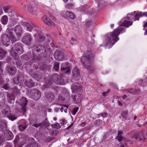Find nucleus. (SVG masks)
Instances as JSON below:
<instances>
[{
	"label": "nucleus",
	"instance_id": "nucleus-16",
	"mask_svg": "<svg viewBox=\"0 0 147 147\" xmlns=\"http://www.w3.org/2000/svg\"><path fill=\"white\" fill-rule=\"evenodd\" d=\"M24 80V76L21 74L18 75L17 78L14 79V82L16 84H20L19 86L21 85V84L23 83Z\"/></svg>",
	"mask_w": 147,
	"mask_h": 147
},
{
	"label": "nucleus",
	"instance_id": "nucleus-3",
	"mask_svg": "<svg viewBox=\"0 0 147 147\" xmlns=\"http://www.w3.org/2000/svg\"><path fill=\"white\" fill-rule=\"evenodd\" d=\"M94 56V54L91 50L87 51L85 54L84 56L82 58L81 62L83 63L85 68L88 70L91 69L90 65L92 64L93 58Z\"/></svg>",
	"mask_w": 147,
	"mask_h": 147
},
{
	"label": "nucleus",
	"instance_id": "nucleus-5",
	"mask_svg": "<svg viewBox=\"0 0 147 147\" xmlns=\"http://www.w3.org/2000/svg\"><path fill=\"white\" fill-rule=\"evenodd\" d=\"M28 96L30 98L35 100H38L41 97V93L38 89H35L30 90L28 94Z\"/></svg>",
	"mask_w": 147,
	"mask_h": 147
},
{
	"label": "nucleus",
	"instance_id": "nucleus-4",
	"mask_svg": "<svg viewBox=\"0 0 147 147\" xmlns=\"http://www.w3.org/2000/svg\"><path fill=\"white\" fill-rule=\"evenodd\" d=\"M24 51L22 44L20 43H17L13 45L11 51V54L12 57L15 60H18V56L17 55H20Z\"/></svg>",
	"mask_w": 147,
	"mask_h": 147
},
{
	"label": "nucleus",
	"instance_id": "nucleus-14",
	"mask_svg": "<svg viewBox=\"0 0 147 147\" xmlns=\"http://www.w3.org/2000/svg\"><path fill=\"white\" fill-rule=\"evenodd\" d=\"M82 98V96L80 94L78 93L76 94L73 98L74 103L77 105L80 104Z\"/></svg>",
	"mask_w": 147,
	"mask_h": 147
},
{
	"label": "nucleus",
	"instance_id": "nucleus-35",
	"mask_svg": "<svg viewBox=\"0 0 147 147\" xmlns=\"http://www.w3.org/2000/svg\"><path fill=\"white\" fill-rule=\"evenodd\" d=\"M8 18L6 15L3 16L1 19V22L3 25H6L8 22Z\"/></svg>",
	"mask_w": 147,
	"mask_h": 147
},
{
	"label": "nucleus",
	"instance_id": "nucleus-44",
	"mask_svg": "<svg viewBox=\"0 0 147 147\" xmlns=\"http://www.w3.org/2000/svg\"><path fill=\"white\" fill-rule=\"evenodd\" d=\"M128 113V111L127 110H126L122 112L121 115V117L125 119H126L127 118V115Z\"/></svg>",
	"mask_w": 147,
	"mask_h": 147
},
{
	"label": "nucleus",
	"instance_id": "nucleus-47",
	"mask_svg": "<svg viewBox=\"0 0 147 147\" xmlns=\"http://www.w3.org/2000/svg\"><path fill=\"white\" fill-rule=\"evenodd\" d=\"M74 6V4L73 3H68L66 6V7L69 9H73Z\"/></svg>",
	"mask_w": 147,
	"mask_h": 147
},
{
	"label": "nucleus",
	"instance_id": "nucleus-1",
	"mask_svg": "<svg viewBox=\"0 0 147 147\" xmlns=\"http://www.w3.org/2000/svg\"><path fill=\"white\" fill-rule=\"evenodd\" d=\"M134 16L130 14H127V16L125 18L123 22H120V26L117 29L107 35L106 46L108 47V48H111L119 40L118 37L119 34L125 32V28L123 26L128 28L133 24L132 22L129 21L132 20L134 21Z\"/></svg>",
	"mask_w": 147,
	"mask_h": 147
},
{
	"label": "nucleus",
	"instance_id": "nucleus-37",
	"mask_svg": "<svg viewBox=\"0 0 147 147\" xmlns=\"http://www.w3.org/2000/svg\"><path fill=\"white\" fill-rule=\"evenodd\" d=\"M11 91L14 95H18L20 92V90L16 86H14L11 89Z\"/></svg>",
	"mask_w": 147,
	"mask_h": 147
},
{
	"label": "nucleus",
	"instance_id": "nucleus-48",
	"mask_svg": "<svg viewBox=\"0 0 147 147\" xmlns=\"http://www.w3.org/2000/svg\"><path fill=\"white\" fill-rule=\"evenodd\" d=\"M94 122V124L95 125L99 126L102 123V121L100 119H98L96 120Z\"/></svg>",
	"mask_w": 147,
	"mask_h": 147
},
{
	"label": "nucleus",
	"instance_id": "nucleus-54",
	"mask_svg": "<svg viewBox=\"0 0 147 147\" xmlns=\"http://www.w3.org/2000/svg\"><path fill=\"white\" fill-rule=\"evenodd\" d=\"M38 146L37 143L34 142L31 144L27 147H38Z\"/></svg>",
	"mask_w": 147,
	"mask_h": 147
},
{
	"label": "nucleus",
	"instance_id": "nucleus-22",
	"mask_svg": "<svg viewBox=\"0 0 147 147\" xmlns=\"http://www.w3.org/2000/svg\"><path fill=\"white\" fill-rule=\"evenodd\" d=\"M20 124L19 127L20 130L23 131L27 127V124L26 121L24 119H22L20 121Z\"/></svg>",
	"mask_w": 147,
	"mask_h": 147
},
{
	"label": "nucleus",
	"instance_id": "nucleus-24",
	"mask_svg": "<svg viewBox=\"0 0 147 147\" xmlns=\"http://www.w3.org/2000/svg\"><path fill=\"white\" fill-rule=\"evenodd\" d=\"M28 55L23 54L21 56V58L23 60L26 61L28 59H32L31 52H28Z\"/></svg>",
	"mask_w": 147,
	"mask_h": 147
},
{
	"label": "nucleus",
	"instance_id": "nucleus-59",
	"mask_svg": "<svg viewBox=\"0 0 147 147\" xmlns=\"http://www.w3.org/2000/svg\"><path fill=\"white\" fill-rule=\"evenodd\" d=\"M4 147H13V145L11 143L6 142Z\"/></svg>",
	"mask_w": 147,
	"mask_h": 147
},
{
	"label": "nucleus",
	"instance_id": "nucleus-8",
	"mask_svg": "<svg viewBox=\"0 0 147 147\" xmlns=\"http://www.w3.org/2000/svg\"><path fill=\"white\" fill-rule=\"evenodd\" d=\"M32 37L31 34L26 33L22 39V42L27 45H29L32 40Z\"/></svg>",
	"mask_w": 147,
	"mask_h": 147
},
{
	"label": "nucleus",
	"instance_id": "nucleus-11",
	"mask_svg": "<svg viewBox=\"0 0 147 147\" xmlns=\"http://www.w3.org/2000/svg\"><path fill=\"white\" fill-rule=\"evenodd\" d=\"M61 15L65 18H69L72 20L75 19V15L72 12L68 11L61 12Z\"/></svg>",
	"mask_w": 147,
	"mask_h": 147
},
{
	"label": "nucleus",
	"instance_id": "nucleus-21",
	"mask_svg": "<svg viewBox=\"0 0 147 147\" xmlns=\"http://www.w3.org/2000/svg\"><path fill=\"white\" fill-rule=\"evenodd\" d=\"M22 25L24 27L26 28L27 30L29 32H31L34 26L33 24L32 25L26 22H22Z\"/></svg>",
	"mask_w": 147,
	"mask_h": 147
},
{
	"label": "nucleus",
	"instance_id": "nucleus-25",
	"mask_svg": "<svg viewBox=\"0 0 147 147\" xmlns=\"http://www.w3.org/2000/svg\"><path fill=\"white\" fill-rule=\"evenodd\" d=\"M18 20V18H11V20L8 24V27H11L14 26L17 24Z\"/></svg>",
	"mask_w": 147,
	"mask_h": 147
},
{
	"label": "nucleus",
	"instance_id": "nucleus-38",
	"mask_svg": "<svg viewBox=\"0 0 147 147\" xmlns=\"http://www.w3.org/2000/svg\"><path fill=\"white\" fill-rule=\"evenodd\" d=\"M142 17L143 16V12L142 11H139L136 14H135L134 16V18H135L134 20V21L136 20H139V18H137V17Z\"/></svg>",
	"mask_w": 147,
	"mask_h": 147
},
{
	"label": "nucleus",
	"instance_id": "nucleus-2",
	"mask_svg": "<svg viewBox=\"0 0 147 147\" xmlns=\"http://www.w3.org/2000/svg\"><path fill=\"white\" fill-rule=\"evenodd\" d=\"M32 59L30 61V63H33L39 58H46L50 55L51 54V49L45 47L40 45H34L32 47Z\"/></svg>",
	"mask_w": 147,
	"mask_h": 147
},
{
	"label": "nucleus",
	"instance_id": "nucleus-62",
	"mask_svg": "<svg viewBox=\"0 0 147 147\" xmlns=\"http://www.w3.org/2000/svg\"><path fill=\"white\" fill-rule=\"evenodd\" d=\"M51 89L52 90H53L54 91L55 90V92H58V88L57 86H53L51 88Z\"/></svg>",
	"mask_w": 147,
	"mask_h": 147
},
{
	"label": "nucleus",
	"instance_id": "nucleus-10",
	"mask_svg": "<svg viewBox=\"0 0 147 147\" xmlns=\"http://www.w3.org/2000/svg\"><path fill=\"white\" fill-rule=\"evenodd\" d=\"M27 101V98L24 97H22L18 101V103L22 106V110L24 113H25L26 111V107Z\"/></svg>",
	"mask_w": 147,
	"mask_h": 147
},
{
	"label": "nucleus",
	"instance_id": "nucleus-18",
	"mask_svg": "<svg viewBox=\"0 0 147 147\" xmlns=\"http://www.w3.org/2000/svg\"><path fill=\"white\" fill-rule=\"evenodd\" d=\"M7 34H3L2 36V42L4 45H5L10 41V38L8 34V31L6 30Z\"/></svg>",
	"mask_w": 147,
	"mask_h": 147
},
{
	"label": "nucleus",
	"instance_id": "nucleus-61",
	"mask_svg": "<svg viewBox=\"0 0 147 147\" xmlns=\"http://www.w3.org/2000/svg\"><path fill=\"white\" fill-rule=\"evenodd\" d=\"M139 134V136H141V137H142V138H145L144 137V132L143 131H141L138 133Z\"/></svg>",
	"mask_w": 147,
	"mask_h": 147
},
{
	"label": "nucleus",
	"instance_id": "nucleus-53",
	"mask_svg": "<svg viewBox=\"0 0 147 147\" xmlns=\"http://www.w3.org/2000/svg\"><path fill=\"white\" fill-rule=\"evenodd\" d=\"M59 133L58 131L57 130H54L52 131L51 132V135L53 136H56Z\"/></svg>",
	"mask_w": 147,
	"mask_h": 147
},
{
	"label": "nucleus",
	"instance_id": "nucleus-36",
	"mask_svg": "<svg viewBox=\"0 0 147 147\" xmlns=\"http://www.w3.org/2000/svg\"><path fill=\"white\" fill-rule=\"evenodd\" d=\"M30 123L32 125V126H34L35 127L36 126H38V124H37V121L36 119H29Z\"/></svg>",
	"mask_w": 147,
	"mask_h": 147
},
{
	"label": "nucleus",
	"instance_id": "nucleus-46",
	"mask_svg": "<svg viewBox=\"0 0 147 147\" xmlns=\"http://www.w3.org/2000/svg\"><path fill=\"white\" fill-rule=\"evenodd\" d=\"M51 126L52 127H54L57 129H59L61 127V126H60L59 124V123H56L55 124H52L51 125Z\"/></svg>",
	"mask_w": 147,
	"mask_h": 147
},
{
	"label": "nucleus",
	"instance_id": "nucleus-42",
	"mask_svg": "<svg viewBox=\"0 0 147 147\" xmlns=\"http://www.w3.org/2000/svg\"><path fill=\"white\" fill-rule=\"evenodd\" d=\"M20 140V138L17 135L13 141L15 147L18 146Z\"/></svg>",
	"mask_w": 147,
	"mask_h": 147
},
{
	"label": "nucleus",
	"instance_id": "nucleus-43",
	"mask_svg": "<svg viewBox=\"0 0 147 147\" xmlns=\"http://www.w3.org/2000/svg\"><path fill=\"white\" fill-rule=\"evenodd\" d=\"M31 76L33 78H34L35 80H37L38 81L39 79V77L38 75L36 72L33 73V74H31Z\"/></svg>",
	"mask_w": 147,
	"mask_h": 147
},
{
	"label": "nucleus",
	"instance_id": "nucleus-20",
	"mask_svg": "<svg viewBox=\"0 0 147 147\" xmlns=\"http://www.w3.org/2000/svg\"><path fill=\"white\" fill-rule=\"evenodd\" d=\"M43 19L44 20V22L47 25L50 26H55V24H54L50 18L47 16H44Z\"/></svg>",
	"mask_w": 147,
	"mask_h": 147
},
{
	"label": "nucleus",
	"instance_id": "nucleus-30",
	"mask_svg": "<svg viewBox=\"0 0 147 147\" xmlns=\"http://www.w3.org/2000/svg\"><path fill=\"white\" fill-rule=\"evenodd\" d=\"M127 91L129 93H132L133 94H137L140 92V90L139 88L135 89L130 88L127 89Z\"/></svg>",
	"mask_w": 147,
	"mask_h": 147
},
{
	"label": "nucleus",
	"instance_id": "nucleus-39",
	"mask_svg": "<svg viewBox=\"0 0 147 147\" xmlns=\"http://www.w3.org/2000/svg\"><path fill=\"white\" fill-rule=\"evenodd\" d=\"M7 53V52L2 49H0V57L2 58L5 56Z\"/></svg>",
	"mask_w": 147,
	"mask_h": 147
},
{
	"label": "nucleus",
	"instance_id": "nucleus-41",
	"mask_svg": "<svg viewBox=\"0 0 147 147\" xmlns=\"http://www.w3.org/2000/svg\"><path fill=\"white\" fill-rule=\"evenodd\" d=\"M9 120L13 121L15 120L17 118L14 115L11 113L7 117Z\"/></svg>",
	"mask_w": 147,
	"mask_h": 147
},
{
	"label": "nucleus",
	"instance_id": "nucleus-40",
	"mask_svg": "<svg viewBox=\"0 0 147 147\" xmlns=\"http://www.w3.org/2000/svg\"><path fill=\"white\" fill-rule=\"evenodd\" d=\"M54 69L57 72H58L59 69V64L58 62L55 63L54 65Z\"/></svg>",
	"mask_w": 147,
	"mask_h": 147
},
{
	"label": "nucleus",
	"instance_id": "nucleus-63",
	"mask_svg": "<svg viewBox=\"0 0 147 147\" xmlns=\"http://www.w3.org/2000/svg\"><path fill=\"white\" fill-rule=\"evenodd\" d=\"M65 95V96L66 97L67 99H70V96L69 94V92H67V93H66L65 94H64Z\"/></svg>",
	"mask_w": 147,
	"mask_h": 147
},
{
	"label": "nucleus",
	"instance_id": "nucleus-6",
	"mask_svg": "<svg viewBox=\"0 0 147 147\" xmlns=\"http://www.w3.org/2000/svg\"><path fill=\"white\" fill-rule=\"evenodd\" d=\"M71 67L68 62L62 63L61 66V71L65 74H70L71 70Z\"/></svg>",
	"mask_w": 147,
	"mask_h": 147
},
{
	"label": "nucleus",
	"instance_id": "nucleus-50",
	"mask_svg": "<svg viewBox=\"0 0 147 147\" xmlns=\"http://www.w3.org/2000/svg\"><path fill=\"white\" fill-rule=\"evenodd\" d=\"M2 74H0V86L4 83V80L2 76Z\"/></svg>",
	"mask_w": 147,
	"mask_h": 147
},
{
	"label": "nucleus",
	"instance_id": "nucleus-27",
	"mask_svg": "<svg viewBox=\"0 0 147 147\" xmlns=\"http://www.w3.org/2000/svg\"><path fill=\"white\" fill-rule=\"evenodd\" d=\"M16 68L15 67H9L7 68V71L11 75H14L16 72Z\"/></svg>",
	"mask_w": 147,
	"mask_h": 147
},
{
	"label": "nucleus",
	"instance_id": "nucleus-58",
	"mask_svg": "<svg viewBox=\"0 0 147 147\" xmlns=\"http://www.w3.org/2000/svg\"><path fill=\"white\" fill-rule=\"evenodd\" d=\"M60 121L61 122V123L62 125H64L66 124L67 122V121L64 119H61Z\"/></svg>",
	"mask_w": 147,
	"mask_h": 147
},
{
	"label": "nucleus",
	"instance_id": "nucleus-13",
	"mask_svg": "<svg viewBox=\"0 0 147 147\" xmlns=\"http://www.w3.org/2000/svg\"><path fill=\"white\" fill-rule=\"evenodd\" d=\"M4 136L7 140H11L13 138L12 132L10 130L6 129L3 132Z\"/></svg>",
	"mask_w": 147,
	"mask_h": 147
},
{
	"label": "nucleus",
	"instance_id": "nucleus-64",
	"mask_svg": "<svg viewBox=\"0 0 147 147\" xmlns=\"http://www.w3.org/2000/svg\"><path fill=\"white\" fill-rule=\"evenodd\" d=\"M110 92V90L109 89L107 90V91L103 92L102 93L103 96H105L108 93H109Z\"/></svg>",
	"mask_w": 147,
	"mask_h": 147
},
{
	"label": "nucleus",
	"instance_id": "nucleus-45",
	"mask_svg": "<svg viewBox=\"0 0 147 147\" xmlns=\"http://www.w3.org/2000/svg\"><path fill=\"white\" fill-rule=\"evenodd\" d=\"M3 9L5 13H7L10 11H11V9L10 7L7 6H4L3 7Z\"/></svg>",
	"mask_w": 147,
	"mask_h": 147
},
{
	"label": "nucleus",
	"instance_id": "nucleus-7",
	"mask_svg": "<svg viewBox=\"0 0 147 147\" xmlns=\"http://www.w3.org/2000/svg\"><path fill=\"white\" fill-rule=\"evenodd\" d=\"M51 79L54 82L59 85H63L64 83V79L59 75L53 74L52 77Z\"/></svg>",
	"mask_w": 147,
	"mask_h": 147
},
{
	"label": "nucleus",
	"instance_id": "nucleus-52",
	"mask_svg": "<svg viewBox=\"0 0 147 147\" xmlns=\"http://www.w3.org/2000/svg\"><path fill=\"white\" fill-rule=\"evenodd\" d=\"M38 37L40 42L43 41L45 38V36L41 34H39Z\"/></svg>",
	"mask_w": 147,
	"mask_h": 147
},
{
	"label": "nucleus",
	"instance_id": "nucleus-33",
	"mask_svg": "<svg viewBox=\"0 0 147 147\" xmlns=\"http://www.w3.org/2000/svg\"><path fill=\"white\" fill-rule=\"evenodd\" d=\"M123 133L122 131H119L118 133L117 136L115 138V139H117L118 141L119 142H121L123 139V138L122 136Z\"/></svg>",
	"mask_w": 147,
	"mask_h": 147
},
{
	"label": "nucleus",
	"instance_id": "nucleus-55",
	"mask_svg": "<svg viewBox=\"0 0 147 147\" xmlns=\"http://www.w3.org/2000/svg\"><path fill=\"white\" fill-rule=\"evenodd\" d=\"M6 124L5 123H1V124L0 127L2 128L1 129V130H3L4 129H5L6 127Z\"/></svg>",
	"mask_w": 147,
	"mask_h": 147
},
{
	"label": "nucleus",
	"instance_id": "nucleus-49",
	"mask_svg": "<svg viewBox=\"0 0 147 147\" xmlns=\"http://www.w3.org/2000/svg\"><path fill=\"white\" fill-rule=\"evenodd\" d=\"M3 63L0 61V74H3Z\"/></svg>",
	"mask_w": 147,
	"mask_h": 147
},
{
	"label": "nucleus",
	"instance_id": "nucleus-17",
	"mask_svg": "<svg viewBox=\"0 0 147 147\" xmlns=\"http://www.w3.org/2000/svg\"><path fill=\"white\" fill-rule=\"evenodd\" d=\"M7 31H8V34L9 36L10 40H11L12 43H13L17 41V39L13 34V29H10L8 28L7 29Z\"/></svg>",
	"mask_w": 147,
	"mask_h": 147
},
{
	"label": "nucleus",
	"instance_id": "nucleus-12",
	"mask_svg": "<svg viewBox=\"0 0 147 147\" xmlns=\"http://www.w3.org/2000/svg\"><path fill=\"white\" fill-rule=\"evenodd\" d=\"M72 74L73 79L77 80L80 78V71L78 68L74 67L72 70Z\"/></svg>",
	"mask_w": 147,
	"mask_h": 147
},
{
	"label": "nucleus",
	"instance_id": "nucleus-31",
	"mask_svg": "<svg viewBox=\"0 0 147 147\" xmlns=\"http://www.w3.org/2000/svg\"><path fill=\"white\" fill-rule=\"evenodd\" d=\"M5 98L3 93L0 92V106H2L5 104Z\"/></svg>",
	"mask_w": 147,
	"mask_h": 147
},
{
	"label": "nucleus",
	"instance_id": "nucleus-23",
	"mask_svg": "<svg viewBox=\"0 0 147 147\" xmlns=\"http://www.w3.org/2000/svg\"><path fill=\"white\" fill-rule=\"evenodd\" d=\"M2 113L4 116L7 117L11 113L10 107L8 106L6 107L3 110Z\"/></svg>",
	"mask_w": 147,
	"mask_h": 147
},
{
	"label": "nucleus",
	"instance_id": "nucleus-60",
	"mask_svg": "<svg viewBox=\"0 0 147 147\" xmlns=\"http://www.w3.org/2000/svg\"><path fill=\"white\" fill-rule=\"evenodd\" d=\"M101 116L103 118H104L107 117L108 116V114L106 112H104L103 113H100Z\"/></svg>",
	"mask_w": 147,
	"mask_h": 147
},
{
	"label": "nucleus",
	"instance_id": "nucleus-26",
	"mask_svg": "<svg viewBox=\"0 0 147 147\" xmlns=\"http://www.w3.org/2000/svg\"><path fill=\"white\" fill-rule=\"evenodd\" d=\"M7 95L8 102L10 103H13L14 101L15 97L13 94L7 92Z\"/></svg>",
	"mask_w": 147,
	"mask_h": 147
},
{
	"label": "nucleus",
	"instance_id": "nucleus-34",
	"mask_svg": "<svg viewBox=\"0 0 147 147\" xmlns=\"http://www.w3.org/2000/svg\"><path fill=\"white\" fill-rule=\"evenodd\" d=\"M28 8L29 13L32 14H33L36 12L37 10L36 7H33L31 5H30L28 6Z\"/></svg>",
	"mask_w": 147,
	"mask_h": 147
},
{
	"label": "nucleus",
	"instance_id": "nucleus-19",
	"mask_svg": "<svg viewBox=\"0 0 147 147\" xmlns=\"http://www.w3.org/2000/svg\"><path fill=\"white\" fill-rule=\"evenodd\" d=\"M45 95L47 100L49 102H51L55 99L54 94L51 92H46Z\"/></svg>",
	"mask_w": 147,
	"mask_h": 147
},
{
	"label": "nucleus",
	"instance_id": "nucleus-57",
	"mask_svg": "<svg viewBox=\"0 0 147 147\" xmlns=\"http://www.w3.org/2000/svg\"><path fill=\"white\" fill-rule=\"evenodd\" d=\"M15 63H16V65L17 67H20L22 65V64L20 61H18L17 60Z\"/></svg>",
	"mask_w": 147,
	"mask_h": 147
},
{
	"label": "nucleus",
	"instance_id": "nucleus-9",
	"mask_svg": "<svg viewBox=\"0 0 147 147\" xmlns=\"http://www.w3.org/2000/svg\"><path fill=\"white\" fill-rule=\"evenodd\" d=\"M82 88V85L79 83H75L71 86L72 92L74 93L81 92Z\"/></svg>",
	"mask_w": 147,
	"mask_h": 147
},
{
	"label": "nucleus",
	"instance_id": "nucleus-32",
	"mask_svg": "<svg viewBox=\"0 0 147 147\" xmlns=\"http://www.w3.org/2000/svg\"><path fill=\"white\" fill-rule=\"evenodd\" d=\"M49 125L48 121H44L42 123L38 124V126H36L35 127L37 128L40 127H49Z\"/></svg>",
	"mask_w": 147,
	"mask_h": 147
},
{
	"label": "nucleus",
	"instance_id": "nucleus-29",
	"mask_svg": "<svg viewBox=\"0 0 147 147\" xmlns=\"http://www.w3.org/2000/svg\"><path fill=\"white\" fill-rule=\"evenodd\" d=\"M14 31L17 35H20L22 32V28L19 25H17L14 28Z\"/></svg>",
	"mask_w": 147,
	"mask_h": 147
},
{
	"label": "nucleus",
	"instance_id": "nucleus-15",
	"mask_svg": "<svg viewBox=\"0 0 147 147\" xmlns=\"http://www.w3.org/2000/svg\"><path fill=\"white\" fill-rule=\"evenodd\" d=\"M54 56L56 60L61 61L63 59V53L59 51H56L54 52Z\"/></svg>",
	"mask_w": 147,
	"mask_h": 147
},
{
	"label": "nucleus",
	"instance_id": "nucleus-56",
	"mask_svg": "<svg viewBox=\"0 0 147 147\" xmlns=\"http://www.w3.org/2000/svg\"><path fill=\"white\" fill-rule=\"evenodd\" d=\"M79 108V107H77L76 108H74L73 109V111H72V112L71 113L73 115H75L76 114V113H77V112L78 111Z\"/></svg>",
	"mask_w": 147,
	"mask_h": 147
},
{
	"label": "nucleus",
	"instance_id": "nucleus-28",
	"mask_svg": "<svg viewBox=\"0 0 147 147\" xmlns=\"http://www.w3.org/2000/svg\"><path fill=\"white\" fill-rule=\"evenodd\" d=\"M24 84L26 86L29 88L32 87L35 85L34 82L31 80L25 81L24 82Z\"/></svg>",
	"mask_w": 147,
	"mask_h": 147
},
{
	"label": "nucleus",
	"instance_id": "nucleus-51",
	"mask_svg": "<svg viewBox=\"0 0 147 147\" xmlns=\"http://www.w3.org/2000/svg\"><path fill=\"white\" fill-rule=\"evenodd\" d=\"M0 86L1 87L5 89V90H8L9 88V85L7 84H3V85L1 86Z\"/></svg>",
	"mask_w": 147,
	"mask_h": 147
}]
</instances>
